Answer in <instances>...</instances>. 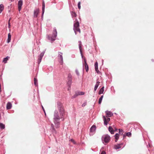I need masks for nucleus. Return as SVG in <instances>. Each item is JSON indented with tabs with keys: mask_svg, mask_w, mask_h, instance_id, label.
<instances>
[{
	"mask_svg": "<svg viewBox=\"0 0 154 154\" xmlns=\"http://www.w3.org/2000/svg\"><path fill=\"white\" fill-rule=\"evenodd\" d=\"M57 107L58 109L61 119H63L62 120H64L63 118L65 113V110L63 103L60 101L57 102Z\"/></svg>",
	"mask_w": 154,
	"mask_h": 154,
	"instance_id": "obj_1",
	"label": "nucleus"
},
{
	"mask_svg": "<svg viewBox=\"0 0 154 154\" xmlns=\"http://www.w3.org/2000/svg\"><path fill=\"white\" fill-rule=\"evenodd\" d=\"M57 35V32L56 27L54 28V30L53 32L52 35L50 37L48 35H47L48 39L50 40L52 42L53 41L55 40V38Z\"/></svg>",
	"mask_w": 154,
	"mask_h": 154,
	"instance_id": "obj_2",
	"label": "nucleus"
},
{
	"mask_svg": "<svg viewBox=\"0 0 154 154\" xmlns=\"http://www.w3.org/2000/svg\"><path fill=\"white\" fill-rule=\"evenodd\" d=\"M110 137L108 134L103 135L102 137V141L103 143H108L110 140Z\"/></svg>",
	"mask_w": 154,
	"mask_h": 154,
	"instance_id": "obj_3",
	"label": "nucleus"
},
{
	"mask_svg": "<svg viewBox=\"0 0 154 154\" xmlns=\"http://www.w3.org/2000/svg\"><path fill=\"white\" fill-rule=\"evenodd\" d=\"M72 75L70 73H69L67 78V85L68 86H69V88H70L72 83Z\"/></svg>",
	"mask_w": 154,
	"mask_h": 154,
	"instance_id": "obj_4",
	"label": "nucleus"
},
{
	"mask_svg": "<svg viewBox=\"0 0 154 154\" xmlns=\"http://www.w3.org/2000/svg\"><path fill=\"white\" fill-rule=\"evenodd\" d=\"M96 126L95 125H92L90 129L89 135L90 136H93L95 133Z\"/></svg>",
	"mask_w": 154,
	"mask_h": 154,
	"instance_id": "obj_5",
	"label": "nucleus"
},
{
	"mask_svg": "<svg viewBox=\"0 0 154 154\" xmlns=\"http://www.w3.org/2000/svg\"><path fill=\"white\" fill-rule=\"evenodd\" d=\"M60 118V117L59 115V113L57 110H55L54 112V121L56 120H59Z\"/></svg>",
	"mask_w": 154,
	"mask_h": 154,
	"instance_id": "obj_6",
	"label": "nucleus"
},
{
	"mask_svg": "<svg viewBox=\"0 0 154 154\" xmlns=\"http://www.w3.org/2000/svg\"><path fill=\"white\" fill-rule=\"evenodd\" d=\"M63 53L61 52H58V57L59 59L60 60H59V62L61 64H62L63 63V60L62 55Z\"/></svg>",
	"mask_w": 154,
	"mask_h": 154,
	"instance_id": "obj_7",
	"label": "nucleus"
},
{
	"mask_svg": "<svg viewBox=\"0 0 154 154\" xmlns=\"http://www.w3.org/2000/svg\"><path fill=\"white\" fill-rule=\"evenodd\" d=\"M83 67L85 66V68L87 72H88L89 70L88 66L87 64L86 60L85 57L84 59V63L83 62Z\"/></svg>",
	"mask_w": 154,
	"mask_h": 154,
	"instance_id": "obj_8",
	"label": "nucleus"
},
{
	"mask_svg": "<svg viewBox=\"0 0 154 154\" xmlns=\"http://www.w3.org/2000/svg\"><path fill=\"white\" fill-rule=\"evenodd\" d=\"M79 23L78 20L74 23L73 29L75 35H76L77 33L75 32V29L79 28Z\"/></svg>",
	"mask_w": 154,
	"mask_h": 154,
	"instance_id": "obj_9",
	"label": "nucleus"
},
{
	"mask_svg": "<svg viewBox=\"0 0 154 154\" xmlns=\"http://www.w3.org/2000/svg\"><path fill=\"white\" fill-rule=\"evenodd\" d=\"M23 5V1L22 0H20L18 2V10L20 11L21 9V7Z\"/></svg>",
	"mask_w": 154,
	"mask_h": 154,
	"instance_id": "obj_10",
	"label": "nucleus"
},
{
	"mask_svg": "<svg viewBox=\"0 0 154 154\" xmlns=\"http://www.w3.org/2000/svg\"><path fill=\"white\" fill-rule=\"evenodd\" d=\"M79 50H80V54H81L82 58L84 60V59L85 57H84L83 56L82 54V50L81 49V48H82L81 42V41H79Z\"/></svg>",
	"mask_w": 154,
	"mask_h": 154,
	"instance_id": "obj_11",
	"label": "nucleus"
},
{
	"mask_svg": "<svg viewBox=\"0 0 154 154\" xmlns=\"http://www.w3.org/2000/svg\"><path fill=\"white\" fill-rule=\"evenodd\" d=\"M50 129L51 130L53 133L55 134L56 133V131L54 128V125L52 124L51 125Z\"/></svg>",
	"mask_w": 154,
	"mask_h": 154,
	"instance_id": "obj_12",
	"label": "nucleus"
},
{
	"mask_svg": "<svg viewBox=\"0 0 154 154\" xmlns=\"http://www.w3.org/2000/svg\"><path fill=\"white\" fill-rule=\"evenodd\" d=\"M105 112L108 117H111L113 115V113L110 111H106Z\"/></svg>",
	"mask_w": 154,
	"mask_h": 154,
	"instance_id": "obj_13",
	"label": "nucleus"
},
{
	"mask_svg": "<svg viewBox=\"0 0 154 154\" xmlns=\"http://www.w3.org/2000/svg\"><path fill=\"white\" fill-rule=\"evenodd\" d=\"M59 120H56L54 121V124L55 125V127L57 128H59V125H60V123L59 122Z\"/></svg>",
	"mask_w": 154,
	"mask_h": 154,
	"instance_id": "obj_14",
	"label": "nucleus"
},
{
	"mask_svg": "<svg viewBox=\"0 0 154 154\" xmlns=\"http://www.w3.org/2000/svg\"><path fill=\"white\" fill-rule=\"evenodd\" d=\"M100 83V82L98 81L97 80V82L96 84L94 86V91H95L97 89V88L98 87L99 83Z\"/></svg>",
	"mask_w": 154,
	"mask_h": 154,
	"instance_id": "obj_15",
	"label": "nucleus"
},
{
	"mask_svg": "<svg viewBox=\"0 0 154 154\" xmlns=\"http://www.w3.org/2000/svg\"><path fill=\"white\" fill-rule=\"evenodd\" d=\"M12 104L10 102H8L7 104L6 108L8 109H10L11 108Z\"/></svg>",
	"mask_w": 154,
	"mask_h": 154,
	"instance_id": "obj_16",
	"label": "nucleus"
},
{
	"mask_svg": "<svg viewBox=\"0 0 154 154\" xmlns=\"http://www.w3.org/2000/svg\"><path fill=\"white\" fill-rule=\"evenodd\" d=\"M108 130L112 134H114V131L111 126H110L109 127Z\"/></svg>",
	"mask_w": 154,
	"mask_h": 154,
	"instance_id": "obj_17",
	"label": "nucleus"
},
{
	"mask_svg": "<svg viewBox=\"0 0 154 154\" xmlns=\"http://www.w3.org/2000/svg\"><path fill=\"white\" fill-rule=\"evenodd\" d=\"M38 9H37L35 10L34 12V16L35 17H37L38 16Z\"/></svg>",
	"mask_w": 154,
	"mask_h": 154,
	"instance_id": "obj_18",
	"label": "nucleus"
},
{
	"mask_svg": "<svg viewBox=\"0 0 154 154\" xmlns=\"http://www.w3.org/2000/svg\"><path fill=\"white\" fill-rule=\"evenodd\" d=\"M11 35L10 33H9L8 35V38L7 40V42L9 43L11 40Z\"/></svg>",
	"mask_w": 154,
	"mask_h": 154,
	"instance_id": "obj_19",
	"label": "nucleus"
},
{
	"mask_svg": "<svg viewBox=\"0 0 154 154\" xmlns=\"http://www.w3.org/2000/svg\"><path fill=\"white\" fill-rule=\"evenodd\" d=\"M45 9V3L44 1H43L42 3V11L43 13H44Z\"/></svg>",
	"mask_w": 154,
	"mask_h": 154,
	"instance_id": "obj_20",
	"label": "nucleus"
},
{
	"mask_svg": "<svg viewBox=\"0 0 154 154\" xmlns=\"http://www.w3.org/2000/svg\"><path fill=\"white\" fill-rule=\"evenodd\" d=\"M121 147V146H120V144H117L116 145L114 146V148L116 149H119Z\"/></svg>",
	"mask_w": 154,
	"mask_h": 154,
	"instance_id": "obj_21",
	"label": "nucleus"
},
{
	"mask_svg": "<svg viewBox=\"0 0 154 154\" xmlns=\"http://www.w3.org/2000/svg\"><path fill=\"white\" fill-rule=\"evenodd\" d=\"M10 58V57L8 56H7L6 57L4 58L3 60V62L4 63H5L7 62V60H8V59Z\"/></svg>",
	"mask_w": 154,
	"mask_h": 154,
	"instance_id": "obj_22",
	"label": "nucleus"
},
{
	"mask_svg": "<svg viewBox=\"0 0 154 154\" xmlns=\"http://www.w3.org/2000/svg\"><path fill=\"white\" fill-rule=\"evenodd\" d=\"M104 87L103 86L100 89V91L99 92V93H98V94H100L103 93V92L104 91Z\"/></svg>",
	"mask_w": 154,
	"mask_h": 154,
	"instance_id": "obj_23",
	"label": "nucleus"
},
{
	"mask_svg": "<svg viewBox=\"0 0 154 154\" xmlns=\"http://www.w3.org/2000/svg\"><path fill=\"white\" fill-rule=\"evenodd\" d=\"M4 6L3 4L0 5V13H1L4 10Z\"/></svg>",
	"mask_w": 154,
	"mask_h": 154,
	"instance_id": "obj_24",
	"label": "nucleus"
},
{
	"mask_svg": "<svg viewBox=\"0 0 154 154\" xmlns=\"http://www.w3.org/2000/svg\"><path fill=\"white\" fill-rule=\"evenodd\" d=\"M34 84L36 86H38V81L37 79L35 78H34Z\"/></svg>",
	"mask_w": 154,
	"mask_h": 154,
	"instance_id": "obj_25",
	"label": "nucleus"
},
{
	"mask_svg": "<svg viewBox=\"0 0 154 154\" xmlns=\"http://www.w3.org/2000/svg\"><path fill=\"white\" fill-rule=\"evenodd\" d=\"M103 118H104V124L105 125H107L108 122L106 120V118L105 116H103Z\"/></svg>",
	"mask_w": 154,
	"mask_h": 154,
	"instance_id": "obj_26",
	"label": "nucleus"
},
{
	"mask_svg": "<svg viewBox=\"0 0 154 154\" xmlns=\"http://www.w3.org/2000/svg\"><path fill=\"white\" fill-rule=\"evenodd\" d=\"M103 95H102L100 97V98L99 99V102H98V103L99 104H100L101 102H102V99H103Z\"/></svg>",
	"mask_w": 154,
	"mask_h": 154,
	"instance_id": "obj_27",
	"label": "nucleus"
},
{
	"mask_svg": "<svg viewBox=\"0 0 154 154\" xmlns=\"http://www.w3.org/2000/svg\"><path fill=\"white\" fill-rule=\"evenodd\" d=\"M71 14L72 17H76V13L74 11H72L71 12Z\"/></svg>",
	"mask_w": 154,
	"mask_h": 154,
	"instance_id": "obj_28",
	"label": "nucleus"
},
{
	"mask_svg": "<svg viewBox=\"0 0 154 154\" xmlns=\"http://www.w3.org/2000/svg\"><path fill=\"white\" fill-rule=\"evenodd\" d=\"M115 138L116 140H118L119 138V135L118 133L114 135Z\"/></svg>",
	"mask_w": 154,
	"mask_h": 154,
	"instance_id": "obj_29",
	"label": "nucleus"
},
{
	"mask_svg": "<svg viewBox=\"0 0 154 154\" xmlns=\"http://www.w3.org/2000/svg\"><path fill=\"white\" fill-rule=\"evenodd\" d=\"M0 128L1 129H4L5 128V125L3 124L0 122Z\"/></svg>",
	"mask_w": 154,
	"mask_h": 154,
	"instance_id": "obj_30",
	"label": "nucleus"
},
{
	"mask_svg": "<svg viewBox=\"0 0 154 154\" xmlns=\"http://www.w3.org/2000/svg\"><path fill=\"white\" fill-rule=\"evenodd\" d=\"M94 66L95 69L97 70L98 68V63L97 61L94 64Z\"/></svg>",
	"mask_w": 154,
	"mask_h": 154,
	"instance_id": "obj_31",
	"label": "nucleus"
},
{
	"mask_svg": "<svg viewBox=\"0 0 154 154\" xmlns=\"http://www.w3.org/2000/svg\"><path fill=\"white\" fill-rule=\"evenodd\" d=\"M45 52V51H43L42 53H41L40 55L38 56V57L42 58L44 55Z\"/></svg>",
	"mask_w": 154,
	"mask_h": 154,
	"instance_id": "obj_32",
	"label": "nucleus"
},
{
	"mask_svg": "<svg viewBox=\"0 0 154 154\" xmlns=\"http://www.w3.org/2000/svg\"><path fill=\"white\" fill-rule=\"evenodd\" d=\"M79 96L78 94V93L77 92H76L75 93V94L72 96V98H76L77 96Z\"/></svg>",
	"mask_w": 154,
	"mask_h": 154,
	"instance_id": "obj_33",
	"label": "nucleus"
},
{
	"mask_svg": "<svg viewBox=\"0 0 154 154\" xmlns=\"http://www.w3.org/2000/svg\"><path fill=\"white\" fill-rule=\"evenodd\" d=\"M126 136L128 137H131V132H128L126 133Z\"/></svg>",
	"mask_w": 154,
	"mask_h": 154,
	"instance_id": "obj_34",
	"label": "nucleus"
},
{
	"mask_svg": "<svg viewBox=\"0 0 154 154\" xmlns=\"http://www.w3.org/2000/svg\"><path fill=\"white\" fill-rule=\"evenodd\" d=\"M79 95H83L85 94V93L82 91H78L77 92Z\"/></svg>",
	"mask_w": 154,
	"mask_h": 154,
	"instance_id": "obj_35",
	"label": "nucleus"
},
{
	"mask_svg": "<svg viewBox=\"0 0 154 154\" xmlns=\"http://www.w3.org/2000/svg\"><path fill=\"white\" fill-rule=\"evenodd\" d=\"M42 59V58L38 57V64H39L41 62V61Z\"/></svg>",
	"mask_w": 154,
	"mask_h": 154,
	"instance_id": "obj_36",
	"label": "nucleus"
},
{
	"mask_svg": "<svg viewBox=\"0 0 154 154\" xmlns=\"http://www.w3.org/2000/svg\"><path fill=\"white\" fill-rule=\"evenodd\" d=\"M77 31L79 32V33H80L81 31H80V29L79 28H77L75 29V32H76Z\"/></svg>",
	"mask_w": 154,
	"mask_h": 154,
	"instance_id": "obj_37",
	"label": "nucleus"
},
{
	"mask_svg": "<svg viewBox=\"0 0 154 154\" xmlns=\"http://www.w3.org/2000/svg\"><path fill=\"white\" fill-rule=\"evenodd\" d=\"M81 2H79L78 4V7L79 9H80L81 8V5H80Z\"/></svg>",
	"mask_w": 154,
	"mask_h": 154,
	"instance_id": "obj_38",
	"label": "nucleus"
},
{
	"mask_svg": "<svg viewBox=\"0 0 154 154\" xmlns=\"http://www.w3.org/2000/svg\"><path fill=\"white\" fill-rule=\"evenodd\" d=\"M119 133L120 134H121V132H123V130H122V129H119Z\"/></svg>",
	"mask_w": 154,
	"mask_h": 154,
	"instance_id": "obj_39",
	"label": "nucleus"
},
{
	"mask_svg": "<svg viewBox=\"0 0 154 154\" xmlns=\"http://www.w3.org/2000/svg\"><path fill=\"white\" fill-rule=\"evenodd\" d=\"M75 72L78 75V76L79 75V73L78 70L77 69H76L75 70Z\"/></svg>",
	"mask_w": 154,
	"mask_h": 154,
	"instance_id": "obj_40",
	"label": "nucleus"
},
{
	"mask_svg": "<svg viewBox=\"0 0 154 154\" xmlns=\"http://www.w3.org/2000/svg\"><path fill=\"white\" fill-rule=\"evenodd\" d=\"M95 70L97 72V73L98 74H99L100 73V72L98 70V68H97V70L96 69H95Z\"/></svg>",
	"mask_w": 154,
	"mask_h": 154,
	"instance_id": "obj_41",
	"label": "nucleus"
},
{
	"mask_svg": "<svg viewBox=\"0 0 154 154\" xmlns=\"http://www.w3.org/2000/svg\"><path fill=\"white\" fill-rule=\"evenodd\" d=\"M86 103L85 102L82 104V107H84V106H85L86 105Z\"/></svg>",
	"mask_w": 154,
	"mask_h": 154,
	"instance_id": "obj_42",
	"label": "nucleus"
},
{
	"mask_svg": "<svg viewBox=\"0 0 154 154\" xmlns=\"http://www.w3.org/2000/svg\"><path fill=\"white\" fill-rule=\"evenodd\" d=\"M71 141L74 144H75V141L72 139H71Z\"/></svg>",
	"mask_w": 154,
	"mask_h": 154,
	"instance_id": "obj_43",
	"label": "nucleus"
},
{
	"mask_svg": "<svg viewBox=\"0 0 154 154\" xmlns=\"http://www.w3.org/2000/svg\"><path fill=\"white\" fill-rule=\"evenodd\" d=\"M100 154H106V153L105 151H103L101 152Z\"/></svg>",
	"mask_w": 154,
	"mask_h": 154,
	"instance_id": "obj_44",
	"label": "nucleus"
},
{
	"mask_svg": "<svg viewBox=\"0 0 154 154\" xmlns=\"http://www.w3.org/2000/svg\"><path fill=\"white\" fill-rule=\"evenodd\" d=\"M43 11H42V17H41V19H43V15L44 13H43Z\"/></svg>",
	"mask_w": 154,
	"mask_h": 154,
	"instance_id": "obj_45",
	"label": "nucleus"
},
{
	"mask_svg": "<svg viewBox=\"0 0 154 154\" xmlns=\"http://www.w3.org/2000/svg\"><path fill=\"white\" fill-rule=\"evenodd\" d=\"M42 109L45 114V115H46V112H45V110L44 109V108L42 106Z\"/></svg>",
	"mask_w": 154,
	"mask_h": 154,
	"instance_id": "obj_46",
	"label": "nucleus"
},
{
	"mask_svg": "<svg viewBox=\"0 0 154 154\" xmlns=\"http://www.w3.org/2000/svg\"><path fill=\"white\" fill-rule=\"evenodd\" d=\"M107 121L108 122L110 120V119L109 118H108L107 119H106Z\"/></svg>",
	"mask_w": 154,
	"mask_h": 154,
	"instance_id": "obj_47",
	"label": "nucleus"
},
{
	"mask_svg": "<svg viewBox=\"0 0 154 154\" xmlns=\"http://www.w3.org/2000/svg\"><path fill=\"white\" fill-rule=\"evenodd\" d=\"M126 134H123V138H124L126 137Z\"/></svg>",
	"mask_w": 154,
	"mask_h": 154,
	"instance_id": "obj_48",
	"label": "nucleus"
},
{
	"mask_svg": "<svg viewBox=\"0 0 154 154\" xmlns=\"http://www.w3.org/2000/svg\"><path fill=\"white\" fill-rule=\"evenodd\" d=\"M120 144V146H121V145H123V143H122L120 144Z\"/></svg>",
	"mask_w": 154,
	"mask_h": 154,
	"instance_id": "obj_49",
	"label": "nucleus"
},
{
	"mask_svg": "<svg viewBox=\"0 0 154 154\" xmlns=\"http://www.w3.org/2000/svg\"><path fill=\"white\" fill-rule=\"evenodd\" d=\"M70 88H69V86H68V91H69L70 90Z\"/></svg>",
	"mask_w": 154,
	"mask_h": 154,
	"instance_id": "obj_50",
	"label": "nucleus"
},
{
	"mask_svg": "<svg viewBox=\"0 0 154 154\" xmlns=\"http://www.w3.org/2000/svg\"><path fill=\"white\" fill-rule=\"evenodd\" d=\"M102 64H103V63L104 60H102Z\"/></svg>",
	"mask_w": 154,
	"mask_h": 154,
	"instance_id": "obj_51",
	"label": "nucleus"
},
{
	"mask_svg": "<svg viewBox=\"0 0 154 154\" xmlns=\"http://www.w3.org/2000/svg\"><path fill=\"white\" fill-rule=\"evenodd\" d=\"M10 23H9H9H8V26L10 27Z\"/></svg>",
	"mask_w": 154,
	"mask_h": 154,
	"instance_id": "obj_52",
	"label": "nucleus"
},
{
	"mask_svg": "<svg viewBox=\"0 0 154 154\" xmlns=\"http://www.w3.org/2000/svg\"><path fill=\"white\" fill-rule=\"evenodd\" d=\"M118 140H116H116H115V142H117Z\"/></svg>",
	"mask_w": 154,
	"mask_h": 154,
	"instance_id": "obj_53",
	"label": "nucleus"
},
{
	"mask_svg": "<svg viewBox=\"0 0 154 154\" xmlns=\"http://www.w3.org/2000/svg\"><path fill=\"white\" fill-rule=\"evenodd\" d=\"M152 61L154 62V60H153V59H152Z\"/></svg>",
	"mask_w": 154,
	"mask_h": 154,
	"instance_id": "obj_54",
	"label": "nucleus"
},
{
	"mask_svg": "<svg viewBox=\"0 0 154 154\" xmlns=\"http://www.w3.org/2000/svg\"><path fill=\"white\" fill-rule=\"evenodd\" d=\"M122 134H122H123V133H122V134Z\"/></svg>",
	"mask_w": 154,
	"mask_h": 154,
	"instance_id": "obj_55",
	"label": "nucleus"
}]
</instances>
